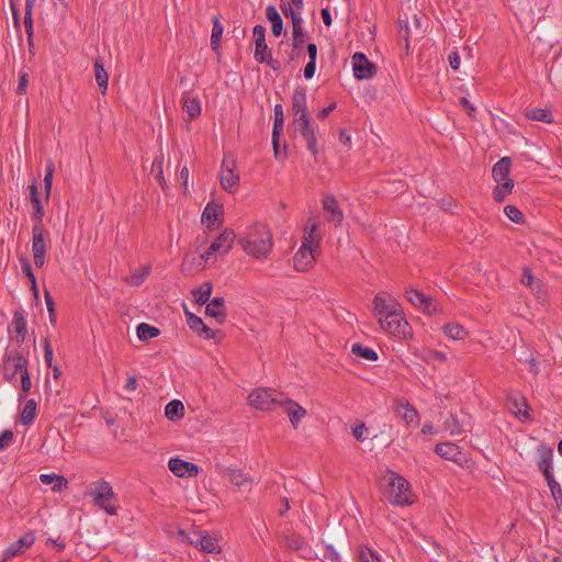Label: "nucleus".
<instances>
[{"mask_svg":"<svg viewBox=\"0 0 562 562\" xmlns=\"http://www.w3.org/2000/svg\"><path fill=\"white\" fill-rule=\"evenodd\" d=\"M280 8L286 18H291L292 23L294 22V19H302L300 12L295 11L291 3H281Z\"/></svg>","mask_w":562,"mask_h":562,"instance_id":"62","label":"nucleus"},{"mask_svg":"<svg viewBox=\"0 0 562 562\" xmlns=\"http://www.w3.org/2000/svg\"><path fill=\"white\" fill-rule=\"evenodd\" d=\"M384 496L393 505L408 506L414 503L409 482L398 473L387 470L382 479Z\"/></svg>","mask_w":562,"mask_h":562,"instance_id":"2","label":"nucleus"},{"mask_svg":"<svg viewBox=\"0 0 562 562\" xmlns=\"http://www.w3.org/2000/svg\"><path fill=\"white\" fill-rule=\"evenodd\" d=\"M316 229V224H312L311 226L306 227L301 245H305L307 249L317 250L319 248V238H317L315 235Z\"/></svg>","mask_w":562,"mask_h":562,"instance_id":"39","label":"nucleus"},{"mask_svg":"<svg viewBox=\"0 0 562 562\" xmlns=\"http://www.w3.org/2000/svg\"><path fill=\"white\" fill-rule=\"evenodd\" d=\"M540 460L538 462V469L542 472L546 479L553 476L552 473V461H553V450L546 446H540Z\"/></svg>","mask_w":562,"mask_h":562,"instance_id":"25","label":"nucleus"},{"mask_svg":"<svg viewBox=\"0 0 562 562\" xmlns=\"http://www.w3.org/2000/svg\"><path fill=\"white\" fill-rule=\"evenodd\" d=\"M379 323L384 331L398 337H405L409 329L407 321L401 315V308L380 317Z\"/></svg>","mask_w":562,"mask_h":562,"instance_id":"6","label":"nucleus"},{"mask_svg":"<svg viewBox=\"0 0 562 562\" xmlns=\"http://www.w3.org/2000/svg\"><path fill=\"white\" fill-rule=\"evenodd\" d=\"M94 67V77L95 81L98 83V87L102 94H105L108 90V83H109V75L106 70L103 67V64L100 58L95 59L93 63Z\"/></svg>","mask_w":562,"mask_h":562,"instance_id":"32","label":"nucleus"},{"mask_svg":"<svg viewBox=\"0 0 562 562\" xmlns=\"http://www.w3.org/2000/svg\"><path fill=\"white\" fill-rule=\"evenodd\" d=\"M295 126V131L300 133V135L303 137V139L306 143L307 150L311 153V155L317 159L318 156V148H317V138L315 128L312 125V121L310 120H303L301 122L292 123Z\"/></svg>","mask_w":562,"mask_h":562,"instance_id":"13","label":"nucleus"},{"mask_svg":"<svg viewBox=\"0 0 562 562\" xmlns=\"http://www.w3.org/2000/svg\"><path fill=\"white\" fill-rule=\"evenodd\" d=\"M40 481L44 485L53 484L52 491L55 492V493L61 492V491H64V490H66L68 487L67 479L65 476H63V475H58V474H55V473H52V474H41L40 475Z\"/></svg>","mask_w":562,"mask_h":562,"instance_id":"30","label":"nucleus"},{"mask_svg":"<svg viewBox=\"0 0 562 562\" xmlns=\"http://www.w3.org/2000/svg\"><path fill=\"white\" fill-rule=\"evenodd\" d=\"M43 348H44L45 363L48 368H52L54 352H53V348L50 346L49 339L47 337L43 340Z\"/></svg>","mask_w":562,"mask_h":562,"instance_id":"59","label":"nucleus"},{"mask_svg":"<svg viewBox=\"0 0 562 562\" xmlns=\"http://www.w3.org/2000/svg\"><path fill=\"white\" fill-rule=\"evenodd\" d=\"M445 428L451 435H460L464 431L462 424L459 422L458 417L453 414H450L445 420Z\"/></svg>","mask_w":562,"mask_h":562,"instance_id":"47","label":"nucleus"},{"mask_svg":"<svg viewBox=\"0 0 562 562\" xmlns=\"http://www.w3.org/2000/svg\"><path fill=\"white\" fill-rule=\"evenodd\" d=\"M35 533L30 530L25 535H23L19 540L10 544L3 551V561H9L12 558L23 555L24 552L30 549L35 542Z\"/></svg>","mask_w":562,"mask_h":562,"instance_id":"14","label":"nucleus"},{"mask_svg":"<svg viewBox=\"0 0 562 562\" xmlns=\"http://www.w3.org/2000/svg\"><path fill=\"white\" fill-rule=\"evenodd\" d=\"M351 351L357 357L363 358L369 361H376L379 356L375 350L370 347H367L360 342H356L351 347Z\"/></svg>","mask_w":562,"mask_h":562,"instance_id":"41","label":"nucleus"},{"mask_svg":"<svg viewBox=\"0 0 562 562\" xmlns=\"http://www.w3.org/2000/svg\"><path fill=\"white\" fill-rule=\"evenodd\" d=\"M358 558L360 562H381V555L369 547H360Z\"/></svg>","mask_w":562,"mask_h":562,"instance_id":"46","label":"nucleus"},{"mask_svg":"<svg viewBox=\"0 0 562 562\" xmlns=\"http://www.w3.org/2000/svg\"><path fill=\"white\" fill-rule=\"evenodd\" d=\"M291 109L293 112L292 123L311 119L307 113L306 89L304 87L299 86L294 89L292 94Z\"/></svg>","mask_w":562,"mask_h":562,"instance_id":"12","label":"nucleus"},{"mask_svg":"<svg viewBox=\"0 0 562 562\" xmlns=\"http://www.w3.org/2000/svg\"><path fill=\"white\" fill-rule=\"evenodd\" d=\"M165 415L169 420H179L184 416V406L181 401L172 400L165 407Z\"/></svg>","mask_w":562,"mask_h":562,"instance_id":"36","label":"nucleus"},{"mask_svg":"<svg viewBox=\"0 0 562 562\" xmlns=\"http://www.w3.org/2000/svg\"><path fill=\"white\" fill-rule=\"evenodd\" d=\"M323 207L330 214V221L336 224H340L344 218V214L338 205V201L334 195H326L323 199Z\"/></svg>","mask_w":562,"mask_h":562,"instance_id":"27","label":"nucleus"},{"mask_svg":"<svg viewBox=\"0 0 562 562\" xmlns=\"http://www.w3.org/2000/svg\"><path fill=\"white\" fill-rule=\"evenodd\" d=\"M285 544L289 549L299 551L303 548L304 540L301 536L293 533L285 537Z\"/></svg>","mask_w":562,"mask_h":562,"instance_id":"55","label":"nucleus"},{"mask_svg":"<svg viewBox=\"0 0 562 562\" xmlns=\"http://www.w3.org/2000/svg\"><path fill=\"white\" fill-rule=\"evenodd\" d=\"M184 315H186V318H187V324L189 326V328L193 331L196 333V330L203 326V321L201 317L196 316L195 314H193L192 312H190L189 310L184 308Z\"/></svg>","mask_w":562,"mask_h":562,"instance_id":"54","label":"nucleus"},{"mask_svg":"<svg viewBox=\"0 0 562 562\" xmlns=\"http://www.w3.org/2000/svg\"><path fill=\"white\" fill-rule=\"evenodd\" d=\"M205 314L215 318L218 324H223L226 319L224 297L217 296L212 299L206 305Z\"/></svg>","mask_w":562,"mask_h":562,"instance_id":"22","label":"nucleus"},{"mask_svg":"<svg viewBox=\"0 0 562 562\" xmlns=\"http://www.w3.org/2000/svg\"><path fill=\"white\" fill-rule=\"evenodd\" d=\"M212 34H211V47L213 50H217L220 48L221 38L224 32V26L222 25L218 16H213L212 19Z\"/></svg>","mask_w":562,"mask_h":562,"instance_id":"40","label":"nucleus"},{"mask_svg":"<svg viewBox=\"0 0 562 562\" xmlns=\"http://www.w3.org/2000/svg\"><path fill=\"white\" fill-rule=\"evenodd\" d=\"M21 269L22 272L30 279L31 283H34V280L36 279L34 276V272L32 270L31 262L27 258L21 257L20 258Z\"/></svg>","mask_w":562,"mask_h":562,"instance_id":"61","label":"nucleus"},{"mask_svg":"<svg viewBox=\"0 0 562 562\" xmlns=\"http://www.w3.org/2000/svg\"><path fill=\"white\" fill-rule=\"evenodd\" d=\"M520 282L527 286H529L532 291L540 289L541 283L539 280H536L532 276L531 269L528 267L522 268V276Z\"/></svg>","mask_w":562,"mask_h":562,"instance_id":"49","label":"nucleus"},{"mask_svg":"<svg viewBox=\"0 0 562 562\" xmlns=\"http://www.w3.org/2000/svg\"><path fill=\"white\" fill-rule=\"evenodd\" d=\"M507 401L512 405V411L518 417L529 418V415L526 411H522L524 407H528L526 398L518 392H510L507 394Z\"/></svg>","mask_w":562,"mask_h":562,"instance_id":"28","label":"nucleus"},{"mask_svg":"<svg viewBox=\"0 0 562 562\" xmlns=\"http://www.w3.org/2000/svg\"><path fill=\"white\" fill-rule=\"evenodd\" d=\"M323 562H340V557L331 544L324 547Z\"/></svg>","mask_w":562,"mask_h":562,"instance_id":"56","label":"nucleus"},{"mask_svg":"<svg viewBox=\"0 0 562 562\" xmlns=\"http://www.w3.org/2000/svg\"><path fill=\"white\" fill-rule=\"evenodd\" d=\"M183 109L190 119H196L201 114V103L198 98L187 97L183 102Z\"/></svg>","mask_w":562,"mask_h":562,"instance_id":"43","label":"nucleus"},{"mask_svg":"<svg viewBox=\"0 0 562 562\" xmlns=\"http://www.w3.org/2000/svg\"><path fill=\"white\" fill-rule=\"evenodd\" d=\"M168 468L178 477H194L199 474V467L195 463L182 460L179 457L171 458Z\"/></svg>","mask_w":562,"mask_h":562,"instance_id":"16","label":"nucleus"},{"mask_svg":"<svg viewBox=\"0 0 562 562\" xmlns=\"http://www.w3.org/2000/svg\"><path fill=\"white\" fill-rule=\"evenodd\" d=\"M212 283L206 281L203 282L199 288L192 290V296L194 297V302L199 305H203L210 301L212 293Z\"/></svg>","mask_w":562,"mask_h":562,"instance_id":"33","label":"nucleus"},{"mask_svg":"<svg viewBox=\"0 0 562 562\" xmlns=\"http://www.w3.org/2000/svg\"><path fill=\"white\" fill-rule=\"evenodd\" d=\"M435 452L446 460L457 461L461 456L459 447L452 442L437 443Z\"/></svg>","mask_w":562,"mask_h":562,"instance_id":"29","label":"nucleus"},{"mask_svg":"<svg viewBox=\"0 0 562 562\" xmlns=\"http://www.w3.org/2000/svg\"><path fill=\"white\" fill-rule=\"evenodd\" d=\"M150 273L149 268H144L143 271H136L132 274L130 283L132 285H139Z\"/></svg>","mask_w":562,"mask_h":562,"instance_id":"63","label":"nucleus"},{"mask_svg":"<svg viewBox=\"0 0 562 562\" xmlns=\"http://www.w3.org/2000/svg\"><path fill=\"white\" fill-rule=\"evenodd\" d=\"M317 250L307 249L305 245H301L293 257V266L296 271H308L315 262V252Z\"/></svg>","mask_w":562,"mask_h":562,"instance_id":"19","label":"nucleus"},{"mask_svg":"<svg viewBox=\"0 0 562 562\" xmlns=\"http://www.w3.org/2000/svg\"><path fill=\"white\" fill-rule=\"evenodd\" d=\"M200 547L199 550L206 552V553H220L221 548L218 546V540L216 537L210 536L207 532L204 531L203 537L200 540Z\"/></svg>","mask_w":562,"mask_h":562,"instance_id":"38","label":"nucleus"},{"mask_svg":"<svg viewBox=\"0 0 562 562\" xmlns=\"http://www.w3.org/2000/svg\"><path fill=\"white\" fill-rule=\"evenodd\" d=\"M47 251V241L45 238V229L43 225H33L32 227V252L34 263L37 268H42L45 263Z\"/></svg>","mask_w":562,"mask_h":562,"instance_id":"9","label":"nucleus"},{"mask_svg":"<svg viewBox=\"0 0 562 562\" xmlns=\"http://www.w3.org/2000/svg\"><path fill=\"white\" fill-rule=\"evenodd\" d=\"M306 33L303 29V19H294V22L292 23V46L293 50H299L303 47L305 43ZM294 52L289 57L288 63L294 60Z\"/></svg>","mask_w":562,"mask_h":562,"instance_id":"23","label":"nucleus"},{"mask_svg":"<svg viewBox=\"0 0 562 562\" xmlns=\"http://www.w3.org/2000/svg\"><path fill=\"white\" fill-rule=\"evenodd\" d=\"M505 215L516 224H520L524 222L525 216L521 211H519L515 205H506L504 207Z\"/></svg>","mask_w":562,"mask_h":562,"instance_id":"52","label":"nucleus"},{"mask_svg":"<svg viewBox=\"0 0 562 562\" xmlns=\"http://www.w3.org/2000/svg\"><path fill=\"white\" fill-rule=\"evenodd\" d=\"M225 475L228 477V481L238 486H245L246 484H251L252 480L247 474H245L240 469H226Z\"/></svg>","mask_w":562,"mask_h":562,"instance_id":"35","label":"nucleus"},{"mask_svg":"<svg viewBox=\"0 0 562 562\" xmlns=\"http://www.w3.org/2000/svg\"><path fill=\"white\" fill-rule=\"evenodd\" d=\"M405 296L413 306L428 315H436L442 312V308L422 291L409 288L405 291Z\"/></svg>","mask_w":562,"mask_h":562,"instance_id":"7","label":"nucleus"},{"mask_svg":"<svg viewBox=\"0 0 562 562\" xmlns=\"http://www.w3.org/2000/svg\"><path fill=\"white\" fill-rule=\"evenodd\" d=\"M204 531H193L191 535L187 533L184 530L179 529L178 536L180 537L181 541L189 542L191 546H194L199 549L200 547V540L203 537Z\"/></svg>","mask_w":562,"mask_h":562,"instance_id":"48","label":"nucleus"},{"mask_svg":"<svg viewBox=\"0 0 562 562\" xmlns=\"http://www.w3.org/2000/svg\"><path fill=\"white\" fill-rule=\"evenodd\" d=\"M274 122L272 130V146L273 155L277 160L283 161L288 158V145H283V149H280V135L283 131L284 125V113L282 104L278 103L273 109Z\"/></svg>","mask_w":562,"mask_h":562,"instance_id":"5","label":"nucleus"},{"mask_svg":"<svg viewBox=\"0 0 562 562\" xmlns=\"http://www.w3.org/2000/svg\"><path fill=\"white\" fill-rule=\"evenodd\" d=\"M136 333L139 340L145 341L158 337L160 330L157 327L151 326L147 323H142L137 326Z\"/></svg>","mask_w":562,"mask_h":562,"instance_id":"42","label":"nucleus"},{"mask_svg":"<svg viewBox=\"0 0 562 562\" xmlns=\"http://www.w3.org/2000/svg\"><path fill=\"white\" fill-rule=\"evenodd\" d=\"M33 206L32 212V221L33 225H43V217H44V209L41 199H35L31 201Z\"/></svg>","mask_w":562,"mask_h":562,"instance_id":"50","label":"nucleus"},{"mask_svg":"<svg viewBox=\"0 0 562 562\" xmlns=\"http://www.w3.org/2000/svg\"><path fill=\"white\" fill-rule=\"evenodd\" d=\"M279 405L283 408L284 413L289 416L290 422L294 428H297L302 418H304L307 414V412L304 407H302L295 401H293L289 397H285L284 395L281 398Z\"/></svg>","mask_w":562,"mask_h":562,"instance_id":"18","label":"nucleus"},{"mask_svg":"<svg viewBox=\"0 0 562 562\" xmlns=\"http://www.w3.org/2000/svg\"><path fill=\"white\" fill-rule=\"evenodd\" d=\"M55 166L52 160H49L46 164L45 168V177H44V187H45V193H46V200L49 199L52 184H53V177H54Z\"/></svg>","mask_w":562,"mask_h":562,"instance_id":"51","label":"nucleus"},{"mask_svg":"<svg viewBox=\"0 0 562 562\" xmlns=\"http://www.w3.org/2000/svg\"><path fill=\"white\" fill-rule=\"evenodd\" d=\"M36 0H25V12H24V26H25V33L26 35H33L34 29H33V18H32V11L35 5Z\"/></svg>","mask_w":562,"mask_h":562,"instance_id":"45","label":"nucleus"},{"mask_svg":"<svg viewBox=\"0 0 562 562\" xmlns=\"http://www.w3.org/2000/svg\"><path fill=\"white\" fill-rule=\"evenodd\" d=\"M45 302H46L47 311L49 314V322H50V324L55 325V323H56L55 302L48 291H45Z\"/></svg>","mask_w":562,"mask_h":562,"instance_id":"60","label":"nucleus"},{"mask_svg":"<svg viewBox=\"0 0 562 562\" xmlns=\"http://www.w3.org/2000/svg\"><path fill=\"white\" fill-rule=\"evenodd\" d=\"M252 37L255 44H258L259 42H266V27L261 24L255 25L252 29Z\"/></svg>","mask_w":562,"mask_h":562,"instance_id":"64","label":"nucleus"},{"mask_svg":"<svg viewBox=\"0 0 562 562\" xmlns=\"http://www.w3.org/2000/svg\"><path fill=\"white\" fill-rule=\"evenodd\" d=\"M443 333L446 336L454 340L463 339L467 336L464 327L457 323L445 325Z\"/></svg>","mask_w":562,"mask_h":562,"instance_id":"44","label":"nucleus"},{"mask_svg":"<svg viewBox=\"0 0 562 562\" xmlns=\"http://www.w3.org/2000/svg\"><path fill=\"white\" fill-rule=\"evenodd\" d=\"M353 75L358 80H368L375 76L376 66L369 60L366 54L357 52L352 56Z\"/></svg>","mask_w":562,"mask_h":562,"instance_id":"11","label":"nucleus"},{"mask_svg":"<svg viewBox=\"0 0 562 562\" xmlns=\"http://www.w3.org/2000/svg\"><path fill=\"white\" fill-rule=\"evenodd\" d=\"M395 412L407 425H418V412L408 401L397 400L395 404Z\"/></svg>","mask_w":562,"mask_h":562,"instance_id":"21","label":"nucleus"},{"mask_svg":"<svg viewBox=\"0 0 562 562\" xmlns=\"http://www.w3.org/2000/svg\"><path fill=\"white\" fill-rule=\"evenodd\" d=\"M14 434L11 429H4L0 434V451L7 449L13 441Z\"/></svg>","mask_w":562,"mask_h":562,"instance_id":"58","label":"nucleus"},{"mask_svg":"<svg viewBox=\"0 0 562 562\" xmlns=\"http://www.w3.org/2000/svg\"><path fill=\"white\" fill-rule=\"evenodd\" d=\"M31 387H32V381L30 378L29 370L23 371V374H21V392L19 393V400L25 397L26 394L29 393V391L31 390Z\"/></svg>","mask_w":562,"mask_h":562,"instance_id":"57","label":"nucleus"},{"mask_svg":"<svg viewBox=\"0 0 562 562\" xmlns=\"http://www.w3.org/2000/svg\"><path fill=\"white\" fill-rule=\"evenodd\" d=\"M526 116L531 121L543 122L549 124L553 123L554 121L552 112L548 109H530L526 112Z\"/></svg>","mask_w":562,"mask_h":562,"instance_id":"37","label":"nucleus"},{"mask_svg":"<svg viewBox=\"0 0 562 562\" xmlns=\"http://www.w3.org/2000/svg\"><path fill=\"white\" fill-rule=\"evenodd\" d=\"M234 159L224 158L222 162L221 186L224 190L233 192L239 183V173L235 171Z\"/></svg>","mask_w":562,"mask_h":562,"instance_id":"15","label":"nucleus"},{"mask_svg":"<svg viewBox=\"0 0 562 562\" xmlns=\"http://www.w3.org/2000/svg\"><path fill=\"white\" fill-rule=\"evenodd\" d=\"M36 411H37V403L35 402V400H33V398L27 400L22 412H21L20 423L25 426L31 425L36 417Z\"/></svg>","mask_w":562,"mask_h":562,"instance_id":"34","label":"nucleus"},{"mask_svg":"<svg viewBox=\"0 0 562 562\" xmlns=\"http://www.w3.org/2000/svg\"><path fill=\"white\" fill-rule=\"evenodd\" d=\"M3 378L8 382L16 380V374L27 371L29 360L19 350L7 351L3 356Z\"/></svg>","mask_w":562,"mask_h":562,"instance_id":"3","label":"nucleus"},{"mask_svg":"<svg viewBox=\"0 0 562 562\" xmlns=\"http://www.w3.org/2000/svg\"><path fill=\"white\" fill-rule=\"evenodd\" d=\"M235 237L233 229H224L199 259L207 261L214 254H227L232 248Z\"/></svg>","mask_w":562,"mask_h":562,"instance_id":"10","label":"nucleus"},{"mask_svg":"<svg viewBox=\"0 0 562 562\" xmlns=\"http://www.w3.org/2000/svg\"><path fill=\"white\" fill-rule=\"evenodd\" d=\"M222 220L223 205L215 204L213 202L207 203L202 213V222L205 223L206 226L210 228L214 226L216 221L221 223Z\"/></svg>","mask_w":562,"mask_h":562,"instance_id":"24","label":"nucleus"},{"mask_svg":"<svg viewBox=\"0 0 562 562\" xmlns=\"http://www.w3.org/2000/svg\"><path fill=\"white\" fill-rule=\"evenodd\" d=\"M512 168V159L509 157L501 158L492 169V177L495 182L509 179V172Z\"/></svg>","mask_w":562,"mask_h":562,"instance_id":"26","label":"nucleus"},{"mask_svg":"<svg viewBox=\"0 0 562 562\" xmlns=\"http://www.w3.org/2000/svg\"><path fill=\"white\" fill-rule=\"evenodd\" d=\"M400 308V304L386 293H378L373 300V313L375 316L384 317Z\"/></svg>","mask_w":562,"mask_h":562,"instance_id":"17","label":"nucleus"},{"mask_svg":"<svg viewBox=\"0 0 562 562\" xmlns=\"http://www.w3.org/2000/svg\"><path fill=\"white\" fill-rule=\"evenodd\" d=\"M243 250L256 258H267L272 250V234L265 224H255L248 228L246 235L238 239Z\"/></svg>","mask_w":562,"mask_h":562,"instance_id":"1","label":"nucleus"},{"mask_svg":"<svg viewBox=\"0 0 562 562\" xmlns=\"http://www.w3.org/2000/svg\"><path fill=\"white\" fill-rule=\"evenodd\" d=\"M254 58L258 64H267L273 71H280L281 63L272 57L271 48L267 43L255 44Z\"/></svg>","mask_w":562,"mask_h":562,"instance_id":"20","label":"nucleus"},{"mask_svg":"<svg viewBox=\"0 0 562 562\" xmlns=\"http://www.w3.org/2000/svg\"><path fill=\"white\" fill-rule=\"evenodd\" d=\"M548 486L550 488L551 495L555 503L562 501V488L561 485L555 481L554 476H551L549 479H546Z\"/></svg>","mask_w":562,"mask_h":562,"instance_id":"53","label":"nucleus"},{"mask_svg":"<svg viewBox=\"0 0 562 562\" xmlns=\"http://www.w3.org/2000/svg\"><path fill=\"white\" fill-rule=\"evenodd\" d=\"M282 393L267 387H258L248 395V402L251 406L261 411H271L274 404H280Z\"/></svg>","mask_w":562,"mask_h":562,"instance_id":"4","label":"nucleus"},{"mask_svg":"<svg viewBox=\"0 0 562 562\" xmlns=\"http://www.w3.org/2000/svg\"><path fill=\"white\" fill-rule=\"evenodd\" d=\"M94 504L102 508L109 515H116V506L113 504L114 493L108 482H101L95 486L92 493Z\"/></svg>","mask_w":562,"mask_h":562,"instance_id":"8","label":"nucleus"},{"mask_svg":"<svg viewBox=\"0 0 562 562\" xmlns=\"http://www.w3.org/2000/svg\"><path fill=\"white\" fill-rule=\"evenodd\" d=\"M12 326L16 333V341L19 345L23 344L27 333L24 311L20 310L14 312Z\"/></svg>","mask_w":562,"mask_h":562,"instance_id":"31","label":"nucleus"}]
</instances>
